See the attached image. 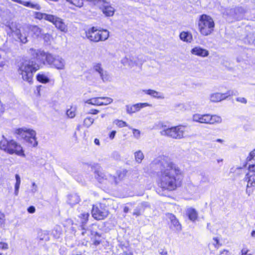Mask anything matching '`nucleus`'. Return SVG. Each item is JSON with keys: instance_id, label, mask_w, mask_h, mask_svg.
<instances>
[{"instance_id": "nucleus-1", "label": "nucleus", "mask_w": 255, "mask_h": 255, "mask_svg": "<svg viewBox=\"0 0 255 255\" xmlns=\"http://www.w3.org/2000/svg\"><path fill=\"white\" fill-rule=\"evenodd\" d=\"M152 168H157L163 175H178L181 174L180 169L168 158L165 156H159L154 159L150 164Z\"/></svg>"}, {"instance_id": "nucleus-2", "label": "nucleus", "mask_w": 255, "mask_h": 255, "mask_svg": "<svg viewBox=\"0 0 255 255\" xmlns=\"http://www.w3.org/2000/svg\"><path fill=\"white\" fill-rule=\"evenodd\" d=\"M40 68L39 64L33 61H26L19 68L18 73L24 81L31 83L33 73Z\"/></svg>"}, {"instance_id": "nucleus-3", "label": "nucleus", "mask_w": 255, "mask_h": 255, "mask_svg": "<svg viewBox=\"0 0 255 255\" xmlns=\"http://www.w3.org/2000/svg\"><path fill=\"white\" fill-rule=\"evenodd\" d=\"M198 26L201 34L207 36L213 32L215 23L213 19L210 15L203 14L199 16Z\"/></svg>"}, {"instance_id": "nucleus-4", "label": "nucleus", "mask_w": 255, "mask_h": 255, "mask_svg": "<svg viewBox=\"0 0 255 255\" xmlns=\"http://www.w3.org/2000/svg\"><path fill=\"white\" fill-rule=\"evenodd\" d=\"M4 137V136H3ZM0 141V148L10 154H15L18 156L24 157L25 154L21 145L14 140L7 141L3 138Z\"/></svg>"}, {"instance_id": "nucleus-5", "label": "nucleus", "mask_w": 255, "mask_h": 255, "mask_svg": "<svg viewBox=\"0 0 255 255\" xmlns=\"http://www.w3.org/2000/svg\"><path fill=\"white\" fill-rule=\"evenodd\" d=\"M162 129L160 131L161 135L166 136L173 139H180L183 138L186 131V127L183 126H177L171 128H167L165 126L162 127Z\"/></svg>"}, {"instance_id": "nucleus-6", "label": "nucleus", "mask_w": 255, "mask_h": 255, "mask_svg": "<svg viewBox=\"0 0 255 255\" xmlns=\"http://www.w3.org/2000/svg\"><path fill=\"white\" fill-rule=\"evenodd\" d=\"M15 133L18 135V138L23 139L29 145L35 147L38 142L36 138V132L26 128H19L15 130Z\"/></svg>"}, {"instance_id": "nucleus-7", "label": "nucleus", "mask_w": 255, "mask_h": 255, "mask_svg": "<svg viewBox=\"0 0 255 255\" xmlns=\"http://www.w3.org/2000/svg\"><path fill=\"white\" fill-rule=\"evenodd\" d=\"M181 179L179 176H161L158 185L163 189L172 191L180 186Z\"/></svg>"}, {"instance_id": "nucleus-8", "label": "nucleus", "mask_w": 255, "mask_h": 255, "mask_svg": "<svg viewBox=\"0 0 255 255\" xmlns=\"http://www.w3.org/2000/svg\"><path fill=\"white\" fill-rule=\"evenodd\" d=\"M86 36L90 41L98 42L107 40L109 37V32L107 30H99L93 27L86 32Z\"/></svg>"}, {"instance_id": "nucleus-9", "label": "nucleus", "mask_w": 255, "mask_h": 255, "mask_svg": "<svg viewBox=\"0 0 255 255\" xmlns=\"http://www.w3.org/2000/svg\"><path fill=\"white\" fill-rule=\"evenodd\" d=\"M194 122L209 125L220 124L222 122V118L217 115H211L210 114H195L192 117Z\"/></svg>"}, {"instance_id": "nucleus-10", "label": "nucleus", "mask_w": 255, "mask_h": 255, "mask_svg": "<svg viewBox=\"0 0 255 255\" xmlns=\"http://www.w3.org/2000/svg\"><path fill=\"white\" fill-rule=\"evenodd\" d=\"M45 60L51 67L58 70H63L65 67V61L58 55H53L50 53H47Z\"/></svg>"}, {"instance_id": "nucleus-11", "label": "nucleus", "mask_w": 255, "mask_h": 255, "mask_svg": "<svg viewBox=\"0 0 255 255\" xmlns=\"http://www.w3.org/2000/svg\"><path fill=\"white\" fill-rule=\"evenodd\" d=\"M93 3L95 4L102 5V10L103 12L107 16H111L113 15L115 12V9L110 5L106 0H94Z\"/></svg>"}, {"instance_id": "nucleus-12", "label": "nucleus", "mask_w": 255, "mask_h": 255, "mask_svg": "<svg viewBox=\"0 0 255 255\" xmlns=\"http://www.w3.org/2000/svg\"><path fill=\"white\" fill-rule=\"evenodd\" d=\"M92 216L96 220H103L109 215L107 210L94 205L92 211Z\"/></svg>"}, {"instance_id": "nucleus-13", "label": "nucleus", "mask_w": 255, "mask_h": 255, "mask_svg": "<svg viewBox=\"0 0 255 255\" xmlns=\"http://www.w3.org/2000/svg\"><path fill=\"white\" fill-rule=\"evenodd\" d=\"M51 19L49 20V21L52 22L54 24L57 28L63 32H66L67 28L66 25L64 22L63 19L58 17L54 15L51 14Z\"/></svg>"}, {"instance_id": "nucleus-14", "label": "nucleus", "mask_w": 255, "mask_h": 255, "mask_svg": "<svg viewBox=\"0 0 255 255\" xmlns=\"http://www.w3.org/2000/svg\"><path fill=\"white\" fill-rule=\"evenodd\" d=\"M232 92L229 91L225 93H214L210 95V100L212 102H218L232 95Z\"/></svg>"}, {"instance_id": "nucleus-15", "label": "nucleus", "mask_w": 255, "mask_h": 255, "mask_svg": "<svg viewBox=\"0 0 255 255\" xmlns=\"http://www.w3.org/2000/svg\"><path fill=\"white\" fill-rule=\"evenodd\" d=\"M121 62L124 66L132 68L138 64V59L134 56L127 55L122 59Z\"/></svg>"}, {"instance_id": "nucleus-16", "label": "nucleus", "mask_w": 255, "mask_h": 255, "mask_svg": "<svg viewBox=\"0 0 255 255\" xmlns=\"http://www.w3.org/2000/svg\"><path fill=\"white\" fill-rule=\"evenodd\" d=\"M93 68L95 71L98 73L101 78L104 82L110 80V76L107 72L103 69L101 64L97 63L95 64Z\"/></svg>"}, {"instance_id": "nucleus-17", "label": "nucleus", "mask_w": 255, "mask_h": 255, "mask_svg": "<svg viewBox=\"0 0 255 255\" xmlns=\"http://www.w3.org/2000/svg\"><path fill=\"white\" fill-rule=\"evenodd\" d=\"M28 53L31 56L36 58L44 63V60L47 53L40 50H35L32 48L28 50Z\"/></svg>"}, {"instance_id": "nucleus-18", "label": "nucleus", "mask_w": 255, "mask_h": 255, "mask_svg": "<svg viewBox=\"0 0 255 255\" xmlns=\"http://www.w3.org/2000/svg\"><path fill=\"white\" fill-rule=\"evenodd\" d=\"M149 106V104L147 103H137L131 106L127 105L126 110L127 113L132 114L139 111L141 109Z\"/></svg>"}, {"instance_id": "nucleus-19", "label": "nucleus", "mask_w": 255, "mask_h": 255, "mask_svg": "<svg viewBox=\"0 0 255 255\" xmlns=\"http://www.w3.org/2000/svg\"><path fill=\"white\" fill-rule=\"evenodd\" d=\"M28 34V32L24 30V27L22 29H17L13 32V35L16 36L22 43H26L27 42Z\"/></svg>"}, {"instance_id": "nucleus-20", "label": "nucleus", "mask_w": 255, "mask_h": 255, "mask_svg": "<svg viewBox=\"0 0 255 255\" xmlns=\"http://www.w3.org/2000/svg\"><path fill=\"white\" fill-rule=\"evenodd\" d=\"M24 30L30 33L33 37H38L41 34V29L36 25H29L24 27Z\"/></svg>"}, {"instance_id": "nucleus-21", "label": "nucleus", "mask_w": 255, "mask_h": 255, "mask_svg": "<svg viewBox=\"0 0 255 255\" xmlns=\"http://www.w3.org/2000/svg\"><path fill=\"white\" fill-rule=\"evenodd\" d=\"M191 53L193 55L205 57L208 56L209 52L207 50L200 46H196L191 50Z\"/></svg>"}, {"instance_id": "nucleus-22", "label": "nucleus", "mask_w": 255, "mask_h": 255, "mask_svg": "<svg viewBox=\"0 0 255 255\" xmlns=\"http://www.w3.org/2000/svg\"><path fill=\"white\" fill-rule=\"evenodd\" d=\"M245 180L247 182L246 193L250 196L253 192V189L251 188L255 187V176H247Z\"/></svg>"}, {"instance_id": "nucleus-23", "label": "nucleus", "mask_w": 255, "mask_h": 255, "mask_svg": "<svg viewBox=\"0 0 255 255\" xmlns=\"http://www.w3.org/2000/svg\"><path fill=\"white\" fill-rule=\"evenodd\" d=\"M168 218L170 220L171 223L170 228L175 231H180L182 229L181 225L175 216L174 215L170 214L169 215Z\"/></svg>"}, {"instance_id": "nucleus-24", "label": "nucleus", "mask_w": 255, "mask_h": 255, "mask_svg": "<svg viewBox=\"0 0 255 255\" xmlns=\"http://www.w3.org/2000/svg\"><path fill=\"white\" fill-rule=\"evenodd\" d=\"M243 11V8L241 7L236 8H226L222 10L223 14L225 16L233 17L236 19V11Z\"/></svg>"}, {"instance_id": "nucleus-25", "label": "nucleus", "mask_w": 255, "mask_h": 255, "mask_svg": "<svg viewBox=\"0 0 255 255\" xmlns=\"http://www.w3.org/2000/svg\"><path fill=\"white\" fill-rule=\"evenodd\" d=\"M149 205L147 202H142L134 210L133 215L138 217L140 216L146 208H149Z\"/></svg>"}, {"instance_id": "nucleus-26", "label": "nucleus", "mask_w": 255, "mask_h": 255, "mask_svg": "<svg viewBox=\"0 0 255 255\" xmlns=\"http://www.w3.org/2000/svg\"><path fill=\"white\" fill-rule=\"evenodd\" d=\"M186 214L189 220L195 222L198 218V214L197 211L194 208L189 207L186 210Z\"/></svg>"}, {"instance_id": "nucleus-27", "label": "nucleus", "mask_w": 255, "mask_h": 255, "mask_svg": "<svg viewBox=\"0 0 255 255\" xmlns=\"http://www.w3.org/2000/svg\"><path fill=\"white\" fill-rule=\"evenodd\" d=\"M143 92L148 95H150V96L156 98L157 99H164V96L163 94L162 93L157 92L156 91L151 90V89H148V90H143Z\"/></svg>"}, {"instance_id": "nucleus-28", "label": "nucleus", "mask_w": 255, "mask_h": 255, "mask_svg": "<svg viewBox=\"0 0 255 255\" xmlns=\"http://www.w3.org/2000/svg\"><path fill=\"white\" fill-rule=\"evenodd\" d=\"M180 39L186 42L190 43L193 40L192 34L188 31H182L179 35Z\"/></svg>"}, {"instance_id": "nucleus-29", "label": "nucleus", "mask_w": 255, "mask_h": 255, "mask_svg": "<svg viewBox=\"0 0 255 255\" xmlns=\"http://www.w3.org/2000/svg\"><path fill=\"white\" fill-rule=\"evenodd\" d=\"M80 201L79 196L77 194H70L68 197V203L71 206H73Z\"/></svg>"}, {"instance_id": "nucleus-30", "label": "nucleus", "mask_w": 255, "mask_h": 255, "mask_svg": "<svg viewBox=\"0 0 255 255\" xmlns=\"http://www.w3.org/2000/svg\"><path fill=\"white\" fill-rule=\"evenodd\" d=\"M85 103L94 106H102L101 97L88 99L85 101Z\"/></svg>"}, {"instance_id": "nucleus-31", "label": "nucleus", "mask_w": 255, "mask_h": 255, "mask_svg": "<svg viewBox=\"0 0 255 255\" xmlns=\"http://www.w3.org/2000/svg\"><path fill=\"white\" fill-rule=\"evenodd\" d=\"M51 14H47L45 13H42L39 12H36L34 13L35 18L38 19H44L49 21V20L51 19Z\"/></svg>"}, {"instance_id": "nucleus-32", "label": "nucleus", "mask_w": 255, "mask_h": 255, "mask_svg": "<svg viewBox=\"0 0 255 255\" xmlns=\"http://www.w3.org/2000/svg\"><path fill=\"white\" fill-rule=\"evenodd\" d=\"M36 79L42 83H47L49 82L48 76L43 72L39 73L36 76Z\"/></svg>"}, {"instance_id": "nucleus-33", "label": "nucleus", "mask_w": 255, "mask_h": 255, "mask_svg": "<svg viewBox=\"0 0 255 255\" xmlns=\"http://www.w3.org/2000/svg\"><path fill=\"white\" fill-rule=\"evenodd\" d=\"M134 156L135 161L138 163H141L144 157L143 152L140 150L135 151L134 153Z\"/></svg>"}, {"instance_id": "nucleus-34", "label": "nucleus", "mask_w": 255, "mask_h": 255, "mask_svg": "<svg viewBox=\"0 0 255 255\" xmlns=\"http://www.w3.org/2000/svg\"><path fill=\"white\" fill-rule=\"evenodd\" d=\"M245 42H247L251 44L255 45V33L248 34L246 38Z\"/></svg>"}, {"instance_id": "nucleus-35", "label": "nucleus", "mask_w": 255, "mask_h": 255, "mask_svg": "<svg viewBox=\"0 0 255 255\" xmlns=\"http://www.w3.org/2000/svg\"><path fill=\"white\" fill-rule=\"evenodd\" d=\"M16 177V183L14 186V194L15 196H17L18 194V190L19 188V185L20 184V178L19 176Z\"/></svg>"}, {"instance_id": "nucleus-36", "label": "nucleus", "mask_w": 255, "mask_h": 255, "mask_svg": "<svg viewBox=\"0 0 255 255\" xmlns=\"http://www.w3.org/2000/svg\"><path fill=\"white\" fill-rule=\"evenodd\" d=\"M102 100V106L103 105H108L111 103H112L113 101V99L107 97H101Z\"/></svg>"}, {"instance_id": "nucleus-37", "label": "nucleus", "mask_w": 255, "mask_h": 255, "mask_svg": "<svg viewBox=\"0 0 255 255\" xmlns=\"http://www.w3.org/2000/svg\"><path fill=\"white\" fill-rule=\"evenodd\" d=\"M38 237L40 240L48 241L49 240L48 234L46 231L39 232Z\"/></svg>"}, {"instance_id": "nucleus-38", "label": "nucleus", "mask_w": 255, "mask_h": 255, "mask_svg": "<svg viewBox=\"0 0 255 255\" xmlns=\"http://www.w3.org/2000/svg\"><path fill=\"white\" fill-rule=\"evenodd\" d=\"M66 115L69 118H73L76 115V109L71 107L67 111Z\"/></svg>"}, {"instance_id": "nucleus-39", "label": "nucleus", "mask_w": 255, "mask_h": 255, "mask_svg": "<svg viewBox=\"0 0 255 255\" xmlns=\"http://www.w3.org/2000/svg\"><path fill=\"white\" fill-rule=\"evenodd\" d=\"M61 232L60 227L57 226L55 227L54 229L53 230L52 234L55 238H59L60 235L61 234Z\"/></svg>"}, {"instance_id": "nucleus-40", "label": "nucleus", "mask_w": 255, "mask_h": 255, "mask_svg": "<svg viewBox=\"0 0 255 255\" xmlns=\"http://www.w3.org/2000/svg\"><path fill=\"white\" fill-rule=\"evenodd\" d=\"M130 128L132 129L133 137L136 139H139L141 136L140 131L136 128Z\"/></svg>"}, {"instance_id": "nucleus-41", "label": "nucleus", "mask_w": 255, "mask_h": 255, "mask_svg": "<svg viewBox=\"0 0 255 255\" xmlns=\"http://www.w3.org/2000/svg\"><path fill=\"white\" fill-rule=\"evenodd\" d=\"M114 124L120 128L128 127L127 123L122 120H116L114 121Z\"/></svg>"}, {"instance_id": "nucleus-42", "label": "nucleus", "mask_w": 255, "mask_h": 255, "mask_svg": "<svg viewBox=\"0 0 255 255\" xmlns=\"http://www.w3.org/2000/svg\"><path fill=\"white\" fill-rule=\"evenodd\" d=\"M94 120L90 117L86 118L84 121V125L87 128L90 127L94 123Z\"/></svg>"}, {"instance_id": "nucleus-43", "label": "nucleus", "mask_w": 255, "mask_h": 255, "mask_svg": "<svg viewBox=\"0 0 255 255\" xmlns=\"http://www.w3.org/2000/svg\"><path fill=\"white\" fill-rule=\"evenodd\" d=\"M89 216V214L88 213H83L81 214L79 217L81 219V223L82 224L86 223L88 220Z\"/></svg>"}, {"instance_id": "nucleus-44", "label": "nucleus", "mask_w": 255, "mask_h": 255, "mask_svg": "<svg viewBox=\"0 0 255 255\" xmlns=\"http://www.w3.org/2000/svg\"><path fill=\"white\" fill-rule=\"evenodd\" d=\"M245 13V10L243 8V11H236V19H239L242 18L243 14Z\"/></svg>"}, {"instance_id": "nucleus-45", "label": "nucleus", "mask_w": 255, "mask_h": 255, "mask_svg": "<svg viewBox=\"0 0 255 255\" xmlns=\"http://www.w3.org/2000/svg\"><path fill=\"white\" fill-rule=\"evenodd\" d=\"M94 173L95 174H97V175H100V174L102 173V168L97 165L96 166H95L94 167Z\"/></svg>"}, {"instance_id": "nucleus-46", "label": "nucleus", "mask_w": 255, "mask_h": 255, "mask_svg": "<svg viewBox=\"0 0 255 255\" xmlns=\"http://www.w3.org/2000/svg\"><path fill=\"white\" fill-rule=\"evenodd\" d=\"M5 59H4V58L1 57V56L0 55V71L2 70L3 67L5 65Z\"/></svg>"}, {"instance_id": "nucleus-47", "label": "nucleus", "mask_w": 255, "mask_h": 255, "mask_svg": "<svg viewBox=\"0 0 255 255\" xmlns=\"http://www.w3.org/2000/svg\"><path fill=\"white\" fill-rule=\"evenodd\" d=\"M254 157H255V150L254 149L253 150L251 151L250 153H249V155L247 157V160L248 161H250L251 160H252Z\"/></svg>"}, {"instance_id": "nucleus-48", "label": "nucleus", "mask_w": 255, "mask_h": 255, "mask_svg": "<svg viewBox=\"0 0 255 255\" xmlns=\"http://www.w3.org/2000/svg\"><path fill=\"white\" fill-rule=\"evenodd\" d=\"M8 249V245L7 243L5 242H0V249L2 250H6Z\"/></svg>"}, {"instance_id": "nucleus-49", "label": "nucleus", "mask_w": 255, "mask_h": 255, "mask_svg": "<svg viewBox=\"0 0 255 255\" xmlns=\"http://www.w3.org/2000/svg\"><path fill=\"white\" fill-rule=\"evenodd\" d=\"M236 101L240 102L241 103H243L246 104L247 103V100L246 98L244 97H238L236 98Z\"/></svg>"}, {"instance_id": "nucleus-50", "label": "nucleus", "mask_w": 255, "mask_h": 255, "mask_svg": "<svg viewBox=\"0 0 255 255\" xmlns=\"http://www.w3.org/2000/svg\"><path fill=\"white\" fill-rule=\"evenodd\" d=\"M174 107L175 110H177L178 108L181 110H183L184 109V105L183 104L179 103L175 105Z\"/></svg>"}, {"instance_id": "nucleus-51", "label": "nucleus", "mask_w": 255, "mask_h": 255, "mask_svg": "<svg viewBox=\"0 0 255 255\" xmlns=\"http://www.w3.org/2000/svg\"><path fill=\"white\" fill-rule=\"evenodd\" d=\"M213 241H214V243H213L214 246L216 248H218L219 246V240L217 238H214Z\"/></svg>"}, {"instance_id": "nucleus-52", "label": "nucleus", "mask_w": 255, "mask_h": 255, "mask_svg": "<svg viewBox=\"0 0 255 255\" xmlns=\"http://www.w3.org/2000/svg\"><path fill=\"white\" fill-rule=\"evenodd\" d=\"M4 221V215L0 212V226L3 224Z\"/></svg>"}, {"instance_id": "nucleus-53", "label": "nucleus", "mask_w": 255, "mask_h": 255, "mask_svg": "<svg viewBox=\"0 0 255 255\" xmlns=\"http://www.w3.org/2000/svg\"><path fill=\"white\" fill-rule=\"evenodd\" d=\"M27 211L28 212V213L31 214L34 213L35 212V208L33 206H30L27 209Z\"/></svg>"}, {"instance_id": "nucleus-54", "label": "nucleus", "mask_w": 255, "mask_h": 255, "mask_svg": "<svg viewBox=\"0 0 255 255\" xmlns=\"http://www.w3.org/2000/svg\"><path fill=\"white\" fill-rule=\"evenodd\" d=\"M242 255H252L249 253V250L246 249H243L241 251Z\"/></svg>"}, {"instance_id": "nucleus-55", "label": "nucleus", "mask_w": 255, "mask_h": 255, "mask_svg": "<svg viewBox=\"0 0 255 255\" xmlns=\"http://www.w3.org/2000/svg\"><path fill=\"white\" fill-rule=\"evenodd\" d=\"M249 171L250 172L255 173V165L252 164L249 166Z\"/></svg>"}, {"instance_id": "nucleus-56", "label": "nucleus", "mask_w": 255, "mask_h": 255, "mask_svg": "<svg viewBox=\"0 0 255 255\" xmlns=\"http://www.w3.org/2000/svg\"><path fill=\"white\" fill-rule=\"evenodd\" d=\"M116 133V131L115 130H113L110 134L109 137L111 139H113L114 138L115 136V134Z\"/></svg>"}, {"instance_id": "nucleus-57", "label": "nucleus", "mask_w": 255, "mask_h": 255, "mask_svg": "<svg viewBox=\"0 0 255 255\" xmlns=\"http://www.w3.org/2000/svg\"><path fill=\"white\" fill-rule=\"evenodd\" d=\"M99 111L96 109H92L90 110L89 114L96 115L99 113Z\"/></svg>"}, {"instance_id": "nucleus-58", "label": "nucleus", "mask_w": 255, "mask_h": 255, "mask_svg": "<svg viewBox=\"0 0 255 255\" xmlns=\"http://www.w3.org/2000/svg\"><path fill=\"white\" fill-rule=\"evenodd\" d=\"M100 243H101V241L96 239L93 241V243L96 246L99 245L100 244Z\"/></svg>"}, {"instance_id": "nucleus-59", "label": "nucleus", "mask_w": 255, "mask_h": 255, "mask_svg": "<svg viewBox=\"0 0 255 255\" xmlns=\"http://www.w3.org/2000/svg\"><path fill=\"white\" fill-rule=\"evenodd\" d=\"M94 143H95V144L98 145H100V140L98 138L95 139Z\"/></svg>"}, {"instance_id": "nucleus-60", "label": "nucleus", "mask_w": 255, "mask_h": 255, "mask_svg": "<svg viewBox=\"0 0 255 255\" xmlns=\"http://www.w3.org/2000/svg\"><path fill=\"white\" fill-rule=\"evenodd\" d=\"M228 251L227 250H223V251L221 252L220 255H222L224 254L227 255L228 253Z\"/></svg>"}, {"instance_id": "nucleus-61", "label": "nucleus", "mask_w": 255, "mask_h": 255, "mask_svg": "<svg viewBox=\"0 0 255 255\" xmlns=\"http://www.w3.org/2000/svg\"><path fill=\"white\" fill-rule=\"evenodd\" d=\"M129 211L128 207L125 206L124 208V212L126 213H128Z\"/></svg>"}, {"instance_id": "nucleus-62", "label": "nucleus", "mask_w": 255, "mask_h": 255, "mask_svg": "<svg viewBox=\"0 0 255 255\" xmlns=\"http://www.w3.org/2000/svg\"><path fill=\"white\" fill-rule=\"evenodd\" d=\"M216 141L218 142H220L221 143H223L224 142V140L222 139H217L216 140Z\"/></svg>"}, {"instance_id": "nucleus-63", "label": "nucleus", "mask_w": 255, "mask_h": 255, "mask_svg": "<svg viewBox=\"0 0 255 255\" xmlns=\"http://www.w3.org/2000/svg\"><path fill=\"white\" fill-rule=\"evenodd\" d=\"M251 236L253 237H255V231H253L251 233Z\"/></svg>"}, {"instance_id": "nucleus-64", "label": "nucleus", "mask_w": 255, "mask_h": 255, "mask_svg": "<svg viewBox=\"0 0 255 255\" xmlns=\"http://www.w3.org/2000/svg\"><path fill=\"white\" fill-rule=\"evenodd\" d=\"M94 235H95V236L96 237H97V236L98 238H100V235H99L98 233H97V232L94 233Z\"/></svg>"}]
</instances>
